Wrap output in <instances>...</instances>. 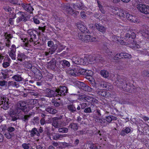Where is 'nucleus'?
<instances>
[{"mask_svg":"<svg viewBox=\"0 0 149 149\" xmlns=\"http://www.w3.org/2000/svg\"><path fill=\"white\" fill-rule=\"evenodd\" d=\"M129 79L125 77L119 79L116 81V85L123 90L130 92L134 89V86L129 82Z\"/></svg>","mask_w":149,"mask_h":149,"instance_id":"obj_1","label":"nucleus"},{"mask_svg":"<svg viewBox=\"0 0 149 149\" xmlns=\"http://www.w3.org/2000/svg\"><path fill=\"white\" fill-rule=\"evenodd\" d=\"M27 105V104L25 102L19 101L17 104L15 111L14 112V114L17 116H21L26 111Z\"/></svg>","mask_w":149,"mask_h":149,"instance_id":"obj_2","label":"nucleus"},{"mask_svg":"<svg viewBox=\"0 0 149 149\" xmlns=\"http://www.w3.org/2000/svg\"><path fill=\"white\" fill-rule=\"evenodd\" d=\"M89 104L83 102L81 103L78 105L77 109L78 111L80 110L81 109H84V112L86 113H90L92 112V110L94 111L96 108V106L91 104L90 107H86Z\"/></svg>","mask_w":149,"mask_h":149,"instance_id":"obj_3","label":"nucleus"},{"mask_svg":"<svg viewBox=\"0 0 149 149\" xmlns=\"http://www.w3.org/2000/svg\"><path fill=\"white\" fill-rule=\"evenodd\" d=\"M47 45L49 47L48 51L45 52L46 56H48L53 54L57 48V45L56 44L54 45L53 42L51 40L48 41Z\"/></svg>","mask_w":149,"mask_h":149,"instance_id":"obj_4","label":"nucleus"},{"mask_svg":"<svg viewBox=\"0 0 149 149\" xmlns=\"http://www.w3.org/2000/svg\"><path fill=\"white\" fill-rule=\"evenodd\" d=\"M72 61L74 64L85 65L88 63V61L87 58L85 57L84 58H80L79 56H76L72 57Z\"/></svg>","mask_w":149,"mask_h":149,"instance_id":"obj_5","label":"nucleus"},{"mask_svg":"<svg viewBox=\"0 0 149 149\" xmlns=\"http://www.w3.org/2000/svg\"><path fill=\"white\" fill-rule=\"evenodd\" d=\"M137 8L141 13L146 15L149 14V6L140 4L137 5Z\"/></svg>","mask_w":149,"mask_h":149,"instance_id":"obj_6","label":"nucleus"},{"mask_svg":"<svg viewBox=\"0 0 149 149\" xmlns=\"http://www.w3.org/2000/svg\"><path fill=\"white\" fill-rule=\"evenodd\" d=\"M76 85L79 88L83 89L85 91H91L92 89L88 86L86 85L83 82L77 81L76 82Z\"/></svg>","mask_w":149,"mask_h":149,"instance_id":"obj_7","label":"nucleus"},{"mask_svg":"<svg viewBox=\"0 0 149 149\" xmlns=\"http://www.w3.org/2000/svg\"><path fill=\"white\" fill-rule=\"evenodd\" d=\"M68 91L67 88L65 86H60L59 88H56V91L57 95L64 96L66 95Z\"/></svg>","mask_w":149,"mask_h":149,"instance_id":"obj_8","label":"nucleus"},{"mask_svg":"<svg viewBox=\"0 0 149 149\" xmlns=\"http://www.w3.org/2000/svg\"><path fill=\"white\" fill-rule=\"evenodd\" d=\"M1 107L4 110H6L9 108L8 104V98L6 97H1Z\"/></svg>","mask_w":149,"mask_h":149,"instance_id":"obj_9","label":"nucleus"},{"mask_svg":"<svg viewBox=\"0 0 149 149\" xmlns=\"http://www.w3.org/2000/svg\"><path fill=\"white\" fill-rule=\"evenodd\" d=\"M93 89L96 93L104 97H107L109 95V92L101 90L98 88H97L96 87H94Z\"/></svg>","mask_w":149,"mask_h":149,"instance_id":"obj_10","label":"nucleus"},{"mask_svg":"<svg viewBox=\"0 0 149 149\" xmlns=\"http://www.w3.org/2000/svg\"><path fill=\"white\" fill-rule=\"evenodd\" d=\"M46 96L49 97H54L57 96V93L56 91V88L53 90L47 88L45 91Z\"/></svg>","mask_w":149,"mask_h":149,"instance_id":"obj_11","label":"nucleus"},{"mask_svg":"<svg viewBox=\"0 0 149 149\" xmlns=\"http://www.w3.org/2000/svg\"><path fill=\"white\" fill-rule=\"evenodd\" d=\"M9 50V55L13 60H15L16 59V54H15L16 52V46L13 45L11 46V47L10 49Z\"/></svg>","mask_w":149,"mask_h":149,"instance_id":"obj_12","label":"nucleus"},{"mask_svg":"<svg viewBox=\"0 0 149 149\" xmlns=\"http://www.w3.org/2000/svg\"><path fill=\"white\" fill-rule=\"evenodd\" d=\"M3 60V63L2 64V65L3 67L6 68L10 66V64L9 62L10 60V59L8 55L3 56L1 54V59Z\"/></svg>","mask_w":149,"mask_h":149,"instance_id":"obj_13","label":"nucleus"},{"mask_svg":"<svg viewBox=\"0 0 149 149\" xmlns=\"http://www.w3.org/2000/svg\"><path fill=\"white\" fill-rule=\"evenodd\" d=\"M98 41V38L95 36L85 35L84 40V42H92Z\"/></svg>","mask_w":149,"mask_h":149,"instance_id":"obj_14","label":"nucleus"},{"mask_svg":"<svg viewBox=\"0 0 149 149\" xmlns=\"http://www.w3.org/2000/svg\"><path fill=\"white\" fill-rule=\"evenodd\" d=\"M56 61L54 58H52L49 62L48 63L47 67L51 70H54L56 68Z\"/></svg>","mask_w":149,"mask_h":149,"instance_id":"obj_15","label":"nucleus"},{"mask_svg":"<svg viewBox=\"0 0 149 149\" xmlns=\"http://www.w3.org/2000/svg\"><path fill=\"white\" fill-rule=\"evenodd\" d=\"M18 13L20 15L17 18L16 21L18 23L21 21L26 22L27 20V19L26 15L25 13L22 12H18Z\"/></svg>","mask_w":149,"mask_h":149,"instance_id":"obj_16","label":"nucleus"},{"mask_svg":"<svg viewBox=\"0 0 149 149\" xmlns=\"http://www.w3.org/2000/svg\"><path fill=\"white\" fill-rule=\"evenodd\" d=\"M21 40H23V42H24L23 45H24L26 47H29L30 46V45H29V42H36L37 41V39L36 38H35V39H32L31 38V37L29 40L27 38H22Z\"/></svg>","mask_w":149,"mask_h":149,"instance_id":"obj_17","label":"nucleus"},{"mask_svg":"<svg viewBox=\"0 0 149 149\" xmlns=\"http://www.w3.org/2000/svg\"><path fill=\"white\" fill-rule=\"evenodd\" d=\"M100 87L109 91L111 90L113 88V86L110 84L104 82L101 83Z\"/></svg>","mask_w":149,"mask_h":149,"instance_id":"obj_18","label":"nucleus"},{"mask_svg":"<svg viewBox=\"0 0 149 149\" xmlns=\"http://www.w3.org/2000/svg\"><path fill=\"white\" fill-rule=\"evenodd\" d=\"M67 107L68 110L71 113H75L77 112V108L75 106V105L73 104H70L67 105Z\"/></svg>","mask_w":149,"mask_h":149,"instance_id":"obj_19","label":"nucleus"},{"mask_svg":"<svg viewBox=\"0 0 149 149\" xmlns=\"http://www.w3.org/2000/svg\"><path fill=\"white\" fill-rule=\"evenodd\" d=\"M77 27L79 30L81 31V33H88L89 31L88 30L83 24H78Z\"/></svg>","mask_w":149,"mask_h":149,"instance_id":"obj_20","label":"nucleus"},{"mask_svg":"<svg viewBox=\"0 0 149 149\" xmlns=\"http://www.w3.org/2000/svg\"><path fill=\"white\" fill-rule=\"evenodd\" d=\"M22 6L24 9L27 12L30 13H32L33 8H32L30 4H26L25 3L22 4Z\"/></svg>","mask_w":149,"mask_h":149,"instance_id":"obj_21","label":"nucleus"},{"mask_svg":"<svg viewBox=\"0 0 149 149\" xmlns=\"http://www.w3.org/2000/svg\"><path fill=\"white\" fill-rule=\"evenodd\" d=\"M27 33L30 36L32 39L34 40L35 38H36V34H38V32L36 31L30 29L27 31Z\"/></svg>","mask_w":149,"mask_h":149,"instance_id":"obj_22","label":"nucleus"},{"mask_svg":"<svg viewBox=\"0 0 149 149\" xmlns=\"http://www.w3.org/2000/svg\"><path fill=\"white\" fill-rule=\"evenodd\" d=\"M80 67L77 66L74 68L73 69L71 70L70 71V74L71 75L74 76H77L79 75V69Z\"/></svg>","mask_w":149,"mask_h":149,"instance_id":"obj_23","label":"nucleus"},{"mask_svg":"<svg viewBox=\"0 0 149 149\" xmlns=\"http://www.w3.org/2000/svg\"><path fill=\"white\" fill-rule=\"evenodd\" d=\"M24 113L21 116H17L18 117L19 119H21L23 121L25 122L26 123H27L28 120L29 118V116L28 115H24Z\"/></svg>","mask_w":149,"mask_h":149,"instance_id":"obj_24","label":"nucleus"},{"mask_svg":"<svg viewBox=\"0 0 149 149\" xmlns=\"http://www.w3.org/2000/svg\"><path fill=\"white\" fill-rule=\"evenodd\" d=\"M79 126L77 124L74 123H70L68 127L69 129L75 131L78 129Z\"/></svg>","mask_w":149,"mask_h":149,"instance_id":"obj_25","label":"nucleus"},{"mask_svg":"<svg viewBox=\"0 0 149 149\" xmlns=\"http://www.w3.org/2000/svg\"><path fill=\"white\" fill-rule=\"evenodd\" d=\"M45 111L49 113L52 114H54L57 112V111L53 108L52 107L48 106L46 108Z\"/></svg>","mask_w":149,"mask_h":149,"instance_id":"obj_26","label":"nucleus"},{"mask_svg":"<svg viewBox=\"0 0 149 149\" xmlns=\"http://www.w3.org/2000/svg\"><path fill=\"white\" fill-rule=\"evenodd\" d=\"M126 18L128 20L131 21V22L134 23L136 22H137L135 17L130 14L128 13V14H127Z\"/></svg>","mask_w":149,"mask_h":149,"instance_id":"obj_27","label":"nucleus"},{"mask_svg":"<svg viewBox=\"0 0 149 149\" xmlns=\"http://www.w3.org/2000/svg\"><path fill=\"white\" fill-rule=\"evenodd\" d=\"M125 37L126 38H128V39L127 40L126 42L124 44L125 45L127 44H132L134 42V40H130V34L129 33H127L125 35Z\"/></svg>","mask_w":149,"mask_h":149,"instance_id":"obj_28","label":"nucleus"},{"mask_svg":"<svg viewBox=\"0 0 149 149\" xmlns=\"http://www.w3.org/2000/svg\"><path fill=\"white\" fill-rule=\"evenodd\" d=\"M52 125L56 128L59 127L61 126L62 125L61 120H55L53 119V122L52 123Z\"/></svg>","mask_w":149,"mask_h":149,"instance_id":"obj_29","label":"nucleus"},{"mask_svg":"<svg viewBox=\"0 0 149 149\" xmlns=\"http://www.w3.org/2000/svg\"><path fill=\"white\" fill-rule=\"evenodd\" d=\"M26 58V56L24 54L22 53L18 54L17 56V61H23V59H25Z\"/></svg>","mask_w":149,"mask_h":149,"instance_id":"obj_30","label":"nucleus"},{"mask_svg":"<svg viewBox=\"0 0 149 149\" xmlns=\"http://www.w3.org/2000/svg\"><path fill=\"white\" fill-rule=\"evenodd\" d=\"M131 129L129 127H126L125 129L123 128L120 134L121 136H124L126 134H127L130 132Z\"/></svg>","mask_w":149,"mask_h":149,"instance_id":"obj_31","label":"nucleus"},{"mask_svg":"<svg viewBox=\"0 0 149 149\" xmlns=\"http://www.w3.org/2000/svg\"><path fill=\"white\" fill-rule=\"evenodd\" d=\"M95 28L100 31L104 33L105 31L106 28L104 26H100L97 24H95Z\"/></svg>","mask_w":149,"mask_h":149,"instance_id":"obj_32","label":"nucleus"},{"mask_svg":"<svg viewBox=\"0 0 149 149\" xmlns=\"http://www.w3.org/2000/svg\"><path fill=\"white\" fill-rule=\"evenodd\" d=\"M30 132L31 133L30 135L32 137L34 136L35 135L38 136L40 135V134H39L37 129L36 128H33Z\"/></svg>","mask_w":149,"mask_h":149,"instance_id":"obj_33","label":"nucleus"},{"mask_svg":"<svg viewBox=\"0 0 149 149\" xmlns=\"http://www.w3.org/2000/svg\"><path fill=\"white\" fill-rule=\"evenodd\" d=\"M72 5L73 7L75 9H81L83 8V4L81 2L77 3L75 4H73Z\"/></svg>","mask_w":149,"mask_h":149,"instance_id":"obj_34","label":"nucleus"},{"mask_svg":"<svg viewBox=\"0 0 149 149\" xmlns=\"http://www.w3.org/2000/svg\"><path fill=\"white\" fill-rule=\"evenodd\" d=\"M12 78L17 81H20L24 79L23 78L21 77V75L18 74L14 75L12 77Z\"/></svg>","mask_w":149,"mask_h":149,"instance_id":"obj_35","label":"nucleus"},{"mask_svg":"<svg viewBox=\"0 0 149 149\" xmlns=\"http://www.w3.org/2000/svg\"><path fill=\"white\" fill-rule=\"evenodd\" d=\"M12 37V35L10 34H7L6 36V39H7V42L6 43V45L8 47H9L10 46V41L9 39H11Z\"/></svg>","mask_w":149,"mask_h":149,"instance_id":"obj_36","label":"nucleus"},{"mask_svg":"<svg viewBox=\"0 0 149 149\" xmlns=\"http://www.w3.org/2000/svg\"><path fill=\"white\" fill-rule=\"evenodd\" d=\"M51 135L52 136L53 139L55 140H57L60 138L63 137L62 135L58 134H55V135Z\"/></svg>","mask_w":149,"mask_h":149,"instance_id":"obj_37","label":"nucleus"},{"mask_svg":"<svg viewBox=\"0 0 149 149\" xmlns=\"http://www.w3.org/2000/svg\"><path fill=\"white\" fill-rule=\"evenodd\" d=\"M101 74L105 78H107L109 76V73L107 70H102L100 72Z\"/></svg>","mask_w":149,"mask_h":149,"instance_id":"obj_38","label":"nucleus"},{"mask_svg":"<svg viewBox=\"0 0 149 149\" xmlns=\"http://www.w3.org/2000/svg\"><path fill=\"white\" fill-rule=\"evenodd\" d=\"M61 62V65L63 66L69 67L70 65L69 62L66 60H62Z\"/></svg>","mask_w":149,"mask_h":149,"instance_id":"obj_39","label":"nucleus"},{"mask_svg":"<svg viewBox=\"0 0 149 149\" xmlns=\"http://www.w3.org/2000/svg\"><path fill=\"white\" fill-rule=\"evenodd\" d=\"M123 53L117 54L113 57V59L115 60H118V59L123 58Z\"/></svg>","mask_w":149,"mask_h":149,"instance_id":"obj_40","label":"nucleus"},{"mask_svg":"<svg viewBox=\"0 0 149 149\" xmlns=\"http://www.w3.org/2000/svg\"><path fill=\"white\" fill-rule=\"evenodd\" d=\"M8 84L10 86H11L13 87H18L19 86L18 83L14 81H9L8 82Z\"/></svg>","mask_w":149,"mask_h":149,"instance_id":"obj_41","label":"nucleus"},{"mask_svg":"<svg viewBox=\"0 0 149 149\" xmlns=\"http://www.w3.org/2000/svg\"><path fill=\"white\" fill-rule=\"evenodd\" d=\"M61 120L62 125L63 126H65L67 125L69 122V120L66 118H63Z\"/></svg>","mask_w":149,"mask_h":149,"instance_id":"obj_42","label":"nucleus"},{"mask_svg":"<svg viewBox=\"0 0 149 149\" xmlns=\"http://www.w3.org/2000/svg\"><path fill=\"white\" fill-rule=\"evenodd\" d=\"M85 102H88L90 103L93 100V97H90L88 95H86Z\"/></svg>","mask_w":149,"mask_h":149,"instance_id":"obj_43","label":"nucleus"},{"mask_svg":"<svg viewBox=\"0 0 149 149\" xmlns=\"http://www.w3.org/2000/svg\"><path fill=\"white\" fill-rule=\"evenodd\" d=\"M58 131L59 132L62 133H66L68 131V129L66 127H62L59 128Z\"/></svg>","mask_w":149,"mask_h":149,"instance_id":"obj_44","label":"nucleus"},{"mask_svg":"<svg viewBox=\"0 0 149 149\" xmlns=\"http://www.w3.org/2000/svg\"><path fill=\"white\" fill-rule=\"evenodd\" d=\"M79 39L82 41H84L85 37V33H79L78 34Z\"/></svg>","mask_w":149,"mask_h":149,"instance_id":"obj_45","label":"nucleus"},{"mask_svg":"<svg viewBox=\"0 0 149 149\" xmlns=\"http://www.w3.org/2000/svg\"><path fill=\"white\" fill-rule=\"evenodd\" d=\"M86 95H79L78 97V100L80 101L85 102Z\"/></svg>","mask_w":149,"mask_h":149,"instance_id":"obj_46","label":"nucleus"},{"mask_svg":"<svg viewBox=\"0 0 149 149\" xmlns=\"http://www.w3.org/2000/svg\"><path fill=\"white\" fill-rule=\"evenodd\" d=\"M7 81L5 80L1 81L0 85L1 86H3L5 89L6 88L7 85Z\"/></svg>","mask_w":149,"mask_h":149,"instance_id":"obj_47","label":"nucleus"},{"mask_svg":"<svg viewBox=\"0 0 149 149\" xmlns=\"http://www.w3.org/2000/svg\"><path fill=\"white\" fill-rule=\"evenodd\" d=\"M127 14H128V13H127L126 12L123 10L119 12V15L120 17H121L124 18L126 17Z\"/></svg>","mask_w":149,"mask_h":149,"instance_id":"obj_48","label":"nucleus"},{"mask_svg":"<svg viewBox=\"0 0 149 149\" xmlns=\"http://www.w3.org/2000/svg\"><path fill=\"white\" fill-rule=\"evenodd\" d=\"M143 77H149V70H144L141 73Z\"/></svg>","mask_w":149,"mask_h":149,"instance_id":"obj_49","label":"nucleus"},{"mask_svg":"<svg viewBox=\"0 0 149 149\" xmlns=\"http://www.w3.org/2000/svg\"><path fill=\"white\" fill-rule=\"evenodd\" d=\"M123 58H125L130 59L131 58L132 56L130 54L127 53H123Z\"/></svg>","mask_w":149,"mask_h":149,"instance_id":"obj_50","label":"nucleus"},{"mask_svg":"<svg viewBox=\"0 0 149 149\" xmlns=\"http://www.w3.org/2000/svg\"><path fill=\"white\" fill-rule=\"evenodd\" d=\"M35 76V78L38 79H40L42 78V74L39 72H36Z\"/></svg>","mask_w":149,"mask_h":149,"instance_id":"obj_51","label":"nucleus"},{"mask_svg":"<svg viewBox=\"0 0 149 149\" xmlns=\"http://www.w3.org/2000/svg\"><path fill=\"white\" fill-rule=\"evenodd\" d=\"M3 8L6 11L9 12L10 13H11L12 9L9 6L7 5L4 6H3Z\"/></svg>","mask_w":149,"mask_h":149,"instance_id":"obj_52","label":"nucleus"},{"mask_svg":"<svg viewBox=\"0 0 149 149\" xmlns=\"http://www.w3.org/2000/svg\"><path fill=\"white\" fill-rule=\"evenodd\" d=\"M53 77V75L51 74H49L46 76V80L47 81H51Z\"/></svg>","mask_w":149,"mask_h":149,"instance_id":"obj_53","label":"nucleus"},{"mask_svg":"<svg viewBox=\"0 0 149 149\" xmlns=\"http://www.w3.org/2000/svg\"><path fill=\"white\" fill-rule=\"evenodd\" d=\"M79 69V75L80 74L84 75L86 74V70L85 69L81 68L80 67Z\"/></svg>","mask_w":149,"mask_h":149,"instance_id":"obj_54","label":"nucleus"},{"mask_svg":"<svg viewBox=\"0 0 149 149\" xmlns=\"http://www.w3.org/2000/svg\"><path fill=\"white\" fill-rule=\"evenodd\" d=\"M104 110L101 109L99 110V109H97L96 113L98 114V115L101 116L102 115H103Z\"/></svg>","mask_w":149,"mask_h":149,"instance_id":"obj_55","label":"nucleus"},{"mask_svg":"<svg viewBox=\"0 0 149 149\" xmlns=\"http://www.w3.org/2000/svg\"><path fill=\"white\" fill-rule=\"evenodd\" d=\"M7 78V75L6 74L1 72V79L3 80Z\"/></svg>","mask_w":149,"mask_h":149,"instance_id":"obj_56","label":"nucleus"},{"mask_svg":"<svg viewBox=\"0 0 149 149\" xmlns=\"http://www.w3.org/2000/svg\"><path fill=\"white\" fill-rule=\"evenodd\" d=\"M79 12L77 11H71L70 12V14L72 15H73L74 17H76L79 14Z\"/></svg>","mask_w":149,"mask_h":149,"instance_id":"obj_57","label":"nucleus"},{"mask_svg":"<svg viewBox=\"0 0 149 149\" xmlns=\"http://www.w3.org/2000/svg\"><path fill=\"white\" fill-rule=\"evenodd\" d=\"M99 122L102 124L104 125L106 123L105 119L104 118H99L98 119Z\"/></svg>","mask_w":149,"mask_h":149,"instance_id":"obj_58","label":"nucleus"},{"mask_svg":"<svg viewBox=\"0 0 149 149\" xmlns=\"http://www.w3.org/2000/svg\"><path fill=\"white\" fill-rule=\"evenodd\" d=\"M29 143H24L22 144V146L24 149H29Z\"/></svg>","mask_w":149,"mask_h":149,"instance_id":"obj_59","label":"nucleus"},{"mask_svg":"<svg viewBox=\"0 0 149 149\" xmlns=\"http://www.w3.org/2000/svg\"><path fill=\"white\" fill-rule=\"evenodd\" d=\"M111 116V115L106 116L105 117V120L109 123H111L112 121Z\"/></svg>","mask_w":149,"mask_h":149,"instance_id":"obj_60","label":"nucleus"},{"mask_svg":"<svg viewBox=\"0 0 149 149\" xmlns=\"http://www.w3.org/2000/svg\"><path fill=\"white\" fill-rule=\"evenodd\" d=\"M29 94L32 95H33L34 96H37L38 94V93L36 91H32L29 92Z\"/></svg>","mask_w":149,"mask_h":149,"instance_id":"obj_61","label":"nucleus"},{"mask_svg":"<svg viewBox=\"0 0 149 149\" xmlns=\"http://www.w3.org/2000/svg\"><path fill=\"white\" fill-rule=\"evenodd\" d=\"M86 74L85 75H86L87 76H91V75L93 74L92 72L90 70H86Z\"/></svg>","mask_w":149,"mask_h":149,"instance_id":"obj_62","label":"nucleus"},{"mask_svg":"<svg viewBox=\"0 0 149 149\" xmlns=\"http://www.w3.org/2000/svg\"><path fill=\"white\" fill-rule=\"evenodd\" d=\"M63 115H60L58 117H54L53 118V119L55 120H59L60 121L63 119Z\"/></svg>","mask_w":149,"mask_h":149,"instance_id":"obj_63","label":"nucleus"},{"mask_svg":"<svg viewBox=\"0 0 149 149\" xmlns=\"http://www.w3.org/2000/svg\"><path fill=\"white\" fill-rule=\"evenodd\" d=\"M89 147L90 149H97L96 145L94 144H90Z\"/></svg>","mask_w":149,"mask_h":149,"instance_id":"obj_64","label":"nucleus"}]
</instances>
